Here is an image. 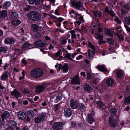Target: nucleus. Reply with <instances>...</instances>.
Returning <instances> with one entry per match:
<instances>
[{"label": "nucleus", "instance_id": "nucleus-1", "mask_svg": "<svg viewBox=\"0 0 130 130\" xmlns=\"http://www.w3.org/2000/svg\"><path fill=\"white\" fill-rule=\"evenodd\" d=\"M43 74L42 70L39 68H35L30 72V75L33 78H38L43 75Z\"/></svg>", "mask_w": 130, "mask_h": 130}, {"label": "nucleus", "instance_id": "nucleus-2", "mask_svg": "<svg viewBox=\"0 0 130 130\" xmlns=\"http://www.w3.org/2000/svg\"><path fill=\"white\" fill-rule=\"evenodd\" d=\"M28 17L30 20L35 21L39 20L41 17L40 13L35 11L29 12L28 14Z\"/></svg>", "mask_w": 130, "mask_h": 130}, {"label": "nucleus", "instance_id": "nucleus-3", "mask_svg": "<svg viewBox=\"0 0 130 130\" xmlns=\"http://www.w3.org/2000/svg\"><path fill=\"white\" fill-rule=\"evenodd\" d=\"M46 114L42 112L37 115L34 118V122L36 123H38L42 121L45 118Z\"/></svg>", "mask_w": 130, "mask_h": 130}, {"label": "nucleus", "instance_id": "nucleus-4", "mask_svg": "<svg viewBox=\"0 0 130 130\" xmlns=\"http://www.w3.org/2000/svg\"><path fill=\"white\" fill-rule=\"evenodd\" d=\"M50 85V83H45L41 85L38 86L36 89V93H39L42 92L45 89H48L47 87Z\"/></svg>", "mask_w": 130, "mask_h": 130}, {"label": "nucleus", "instance_id": "nucleus-5", "mask_svg": "<svg viewBox=\"0 0 130 130\" xmlns=\"http://www.w3.org/2000/svg\"><path fill=\"white\" fill-rule=\"evenodd\" d=\"M118 120L115 119L113 117H110L108 120V123L112 127L115 128L118 125Z\"/></svg>", "mask_w": 130, "mask_h": 130}, {"label": "nucleus", "instance_id": "nucleus-6", "mask_svg": "<svg viewBox=\"0 0 130 130\" xmlns=\"http://www.w3.org/2000/svg\"><path fill=\"white\" fill-rule=\"evenodd\" d=\"M72 7L74 8L79 10L82 6V2L79 1L74 0L71 2Z\"/></svg>", "mask_w": 130, "mask_h": 130}, {"label": "nucleus", "instance_id": "nucleus-7", "mask_svg": "<svg viewBox=\"0 0 130 130\" xmlns=\"http://www.w3.org/2000/svg\"><path fill=\"white\" fill-rule=\"evenodd\" d=\"M63 124L60 122H56L54 123L52 128L54 130H62L63 129Z\"/></svg>", "mask_w": 130, "mask_h": 130}, {"label": "nucleus", "instance_id": "nucleus-8", "mask_svg": "<svg viewBox=\"0 0 130 130\" xmlns=\"http://www.w3.org/2000/svg\"><path fill=\"white\" fill-rule=\"evenodd\" d=\"M64 115L66 117L69 118L72 115V112L69 107H66L64 110Z\"/></svg>", "mask_w": 130, "mask_h": 130}, {"label": "nucleus", "instance_id": "nucleus-9", "mask_svg": "<svg viewBox=\"0 0 130 130\" xmlns=\"http://www.w3.org/2000/svg\"><path fill=\"white\" fill-rule=\"evenodd\" d=\"M17 116L19 119L23 120L25 118L26 114L25 111H21L18 113Z\"/></svg>", "mask_w": 130, "mask_h": 130}, {"label": "nucleus", "instance_id": "nucleus-10", "mask_svg": "<svg viewBox=\"0 0 130 130\" xmlns=\"http://www.w3.org/2000/svg\"><path fill=\"white\" fill-rule=\"evenodd\" d=\"M34 44L36 46L43 47L46 46L47 45V44L42 41H39L35 42Z\"/></svg>", "mask_w": 130, "mask_h": 130}, {"label": "nucleus", "instance_id": "nucleus-11", "mask_svg": "<svg viewBox=\"0 0 130 130\" xmlns=\"http://www.w3.org/2000/svg\"><path fill=\"white\" fill-rule=\"evenodd\" d=\"M116 72L117 75L118 77L121 78L124 76V72L121 69H116L115 71Z\"/></svg>", "mask_w": 130, "mask_h": 130}, {"label": "nucleus", "instance_id": "nucleus-12", "mask_svg": "<svg viewBox=\"0 0 130 130\" xmlns=\"http://www.w3.org/2000/svg\"><path fill=\"white\" fill-rule=\"evenodd\" d=\"M15 42V39L12 38H6L4 41V43H5L8 44H13Z\"/></svg>", "mask_w": 130, "mask_h": 130}, {"label": "nucleus", "instance_id": "nucleus-13", "mask_svg": "<svg viewBox=\"0 0 130 130\" xmlns=\"http://www.w3.org/2000/svg\"><path fill=\"white\" fill-rule=\"evenodd\" d=\"M1 120L4 121L5 119H6L10 117V115L8 111H5L1 115Z\"/></svg>", "mask_w": 130, "mask_h": 130}, {"label": "nucleus", "instance_id": "nucleus-14", "mask_svg": "<svg viewBox=\"0 0 130 130\" xmlns=\"http://www.w3.org/2000/svg\"><path fill=\"white\" fill-rule=\"evenodd\" d=\"M8 127L13 129L17 126V123L16 122L13 121H10L8 122Z\"/></svg>", "mask_w": 130, "mask_h": 130}, {"label": "nucleus", "instance_id": "nucleus-15", "mask_svg": "<svg viewBox=\"0 0 130 130\" xmlns=\"http://www.w3.org/2000/svg\"><path fill=\"white\" fill-rule=\"evenodd\" d=\"M86 120L90 124H92L94 122V120L93 116L90 114H88Z\"/></svg>", "mask_w": 130, "mask_h": 130}, {"label": "nucleus", "instance_id": "nucleus-16", "mask_svg": "<svg viewBox=\"0 0 130 130\" xmlns=\"http://www.w3.org/2000/svg\"><path fill=\"white\" fill-rule=\"evenodd\" d=\"M72 83L74 84H78L79 83V79L78 76L76 75L73 77L71 80Z\"/></svg>", "mask_w": 130, "mask_h": 130}, {"label": "nucleus", "instance_id": "nucleus-17", "mask_svg": "<svg viewBox=\"0 0 130 130\" xmlns=\"http://www.w3.org/2000/svg\"><path fill=\"white\" fill-rule=\"evenodd\" d=\"M32 48L31 45L27 43H24L22 46V48L23 50H26Z\"/></svg>", "mask_w": 130, "mask_h": 130}, {"label": "nucleus", "instance_id": "nucleus-18", "mask_svg": "<svg viewBox=\"0 0 130 130\" xmlns=\"http://www.w3.org/2000/svg\"><path fill=\"white\" fill-rule=\"evenodd\" d=\"M11 93L13 96H14L16 98H18L20 96V94L19 92L15 89L11 92Z\"/></svg>", "mask_w": 130, "mask_h": 130}, {"label": "nucleus", "instance_id": "nucleus-19", "mask_svg": "<svg viewBox=\"0 0 130 130\" xmlns=\"http://www.w3.org/2000/svg\"><path fill=\"white\" fill-rule=\"evenodd\" d=\"M70 106L73 109L76 108H77V103L73 100L72 99L71 100Z\"/></svg>", "mask_w": 130, "mask_h": 130}, {"label": "nucleus", "instance_id": "nucleus-20", "mask_svg": "<svg viewBox=\"0 0 130 130\" xmlns=\"http://www.w3.org/2000/svg\"><path fill=\"white\" fill-rule=\"evenodd\" d=\"M8 73L5 72L3 74L1 77V79L3 80H5L7 79L8 77Z\"/></svg>", "mask_w": 130, "mask_h": 130}, {"label": "nucleus", "instance_id": "nucleus-21", "mask_svg": "<svg viewBox=\"0 0 130 130\" xmlns=\"http://www.w3.org/2000/svg\"><path fill=\"white\" fill-rule=\"evenodd\" d=\"M97 68L100 71L103 72H106L107 71V69L103 65H99L97 67Z\"/></svg>", "mask_w": 130, "mask_h": 130}, {"label": "nucleus", "instance_id": "nucleus-22", "mask_svg": "<svg viewBox=\"0 0 130 130\" xmlns=\"http://www.w3.org/2000/svg\"><path fill=\"white\" fill-rule=\"evenodd\" d=\"M84 90L87 91H90L92 90L93 88L90 85L87 84L85 85L84 86Z\"/></svg>", "mask_w": 130, "mask_h": 130}, {"label": "nucleus", "instance_id": "nucleus-23", "mask_svg": "<svg viewBox=\"0 0 130 130\" xmlns=\"http://www.w3.org/2000/svg\"><path fill=\"white\" fill-rule=\"evenodd\" d=\"M31 28L32 31L35 32H36L38 30L39 26L36 24H33L31 25Z\"/></svg>", "mask_w": 130, "mask_h": 130}, {"label": "nucleus", "instance_id": "nucleus-24", "mask_svg": "<svg viewBox=\"0 0 130 130\" xmlns=\"http://www.w3.org/2000/svg\"><path fill=\"white\" fill-rule=\"evenodd\" d=\"M92 14L93 16L95 17L100 18L101 16V13L100 11H95L93 12Z\"/></svg>", "mask_w": 130, "mask_h": 130}, {"label": "nucleus", "instance_id": "nucleus-25", "mask_svg": "<svg viewBox=\"0 0 130 130\" xmlns=\"http://www.w3.org/2000/svg\"><path fill=\"white\" fill-rule=\"evenodd\" d=\"M106 82L107 85L109 86L112 87L113 85V80L111 79H108L106 80Z\"/></svg>", "mask_w": 130, "mask_h": 130}, {"label": "nucleus", "instance_id": "nucleus-26", "mask_svg": "<svg viewBox=\"0 0 130 130\" xmlns=\"http://www.w3.org/2000/svg\"><path fill=\"white\" fill-rule=\"evenodd\" d=\"M95 37L97 40H103V36L101 34H100L98 32L95 33Z\"/></svg>", "mask_w": 130, "mask_h": 130}, {"label": "nucleus", "instance_id": "nucleus-27", "mask_svg": "<svg viewBox=\"0 0 130 130\" xmlns=\"http://www.w3.org/2000/svg\"><path fill=\"white\" fill-rule=\"evenodd\" d=\"M7 12L5 10L0 12V18H5L7 16Z\"/></svg>", "mask_w": 130, "mask_h": 130}, {"label": "nucleus", "instance_id": "nucleus-28", "mask_svg": "<svg viewBox=\"0 0 130 130\" xmlns=\"http://www.w3.org/2000/svg\"><path fill=\"white\" fill-rule=\"evenodd\" d=\"M88 54L89 57L92 58L94 56L95 53L94 51L89 49L88 50Z\"/></svg>", "mask_w": 130, "mask_h": 130}, {"label": "nucleus", "instance_id": "nucleus-29", "mask_svg": "<svg viewBox=\"0 0 130 130\" xmlns=\"http://www.w3.org/2000/svg\"><path fill=\"white\" fill-rule=\"evenodd\" d=\"M96 104L98 106L102 109H104L105 108V105L101 101H98L97 102Z\"/></svg>", "mask_w": 130, "mask_h": 130}, {"label": "nucleus", "instance_id": "nucleus-30", "mask_svg": "<svg viewBox=\"0 0 130 130\" xmlns=\"http://www.w3.org/2000/svg\"><path fill=\"white\" fill-rule=\"evenodd\" d=\"M21 23V21L19 20H15L11 22V24L14 26H18Z\"/></svg>", "mask_w": 130, "mask_h": 130}, {"label": "nucleus", "instance_id": "nucleus-31", "mask_svg": "<svg viewBox=\"0 0 130 130\" xmlns=\"http://www.w3.org/2000/svg\"><path fill=\"white\" fill-rule=\"evenodd\" d=\"M95 76V75L94 74H91L89 73H88L87 75V79L90 80L94 78Z\"/></svg>", "mask_w": 130, "mask_h": 130}, {"label": "nucleus", "instance_id": "nucleus-32", "mask_svg": "<svg viewBox=\"0 0 130 130\" xmlns=\"http://www.w3.org/2000/svg\"><path fill=\"white\" fill-rule=\"evenodd\" d=\"M11 5L10 2H5L3 5V7L4 9H7L10 7Z\"/></svg>", "mask_w": 130, "mask_h": 130}, {"label": "nucleus", "instance_id": "nucleus-33", "mask_svg": "<svg viewBox=\"0 0 130 130\" xmlns=\"http://www.w3.org/2000/svg\"><path fill=\"white\" fill-rule=\"evenodd\" d=\"M10 14L11 16L13 19H15L18 17V14L16 12H11Z\"/></svg>", "mask_w": 130, "mask_h": 130}, {"label": "nucleus", "instance_id": "nucleus-34", "mask_svg": "<svg viewBox=\"0 0 130 130\" xmlns=\"http://www.w3.org/2000/svg\"><path fill=\"white\" fill-rule=\"evenodd\" d=\"M105 34L106 35H108L111 37H112L113 36V32L110 30H106L105 31Z\"/></svg>", "mask_w": 130, "mask_h": 130}, {"label": "nucleus", "instance_id": "nucleus-35", "mask_svg": "<svg viewBox=\"0 0 130 130\" xmlns=\"http://www.w3.org/2000/svg\"><path fill=\"white\" fill-rule=\"evenodd\" d=\"M69 14H72L71 15L74 19H76L77 17V14L74 12L73 10H72L69 13Z\"/></svg>", "mask_w": 130, "mask_h": 130}, {"label": "nucleus", "instance_id": "nucleus-36", "mask_svg": "<svg viewBox=\"0 0 130 130\" xmlns=\"http://www.w3.org/2000/svg\"><path fill=\"white\" fill-rule=\"evenodd\" d=\"M124 103L125 104L130 103V95L126 97L124 101Z\"/></svg>", "mask_w": 130, "mask_h": 130}, {"label": "nucleus", "instance_id": "nucleus-37", "mask_svg": "<svg viewBox=\"0 0 130 130\" xmlns=\"http://www.w3.org/2000/svg\"><path fill=\"white\" fill-rule=\"evenodd\" d=\"M62 69L63 72H66L68 71V67L67 64H65L62 68Z\"/></svg>", "mask_w": 130, "mask_h": 130}, {"label": "nucleus", "instance_id": "nucleus-38", "mask_svg": "<svg viewBox=\"0 0 130 130\" xmlns=\"http://www.w3.org/2000/svg\"><path fill=\"white\" fill-rule=\"evenodd\" d=\"M69 32L71 33V38L73 39H75L76 38V35L75 34V31L73 30H72L69 31Z\"/></svg>", "mask_w": 130, "mask_h": 130}, {"label": "nucleus", "instance_id": "nucleus-39", "mask_svg": "<svg viewBox=\"0 0 130 130\" xmlns=\"http://www.w3.org/2000/svg\"><path fill=\"white\" fill-rule=\"evenodd\" d=\"M27 112V114L31 116H34L35 113L33 110H28Z\"/></svg>", "mask_w": 130, "mask_h": 130}, {"label": "nucleus", "instance_id": "nucleus-40", "mask_svg": "<svg viewBox=\"0 0 130 130\" xmlns=\"http://www.w3.org/2000/svg\"><path fill=\"white\" fill-rule=\"evenodd\" d=\"M62 98V97L61 95H58L56 97V99L55 100V102L56 103L58 102L59 101L61 100Z\"/></svg>", "mask_w": 130, "mask_h": 130}, {"label": "nucleus", "instance_id": "nucleus-41", "mask_svg": "<svg viewBox=\"0 0 130 130\" xmlns=\"http://www.w3.org/2000/svg\"><path fill=\"white\" fill-rule=\"evenodd\" d=\"M125 21L126 23L130 25V17H127L125 18Z\"/></svg>", "mask_w": 130, "mask_h": 130}, {"label": "nucleus", "instance_id": "nucleus-42", "mask_svg": "<svg viewBox=\"0 0 130 130\" xmlns=\"http://www.w3.org/2000/svg\"><path fill=\"white\" fill-rule=\"evenodd\" d=\"M7 49L3 47H0V53H5L7 51Z\"/></svg>", "mask_w": 130, "mask_h": 130}, {"label": "nucleus", "instance_id": "nucleus-43", "mask_svg": "<svg viewBox=\"0 0 130 130\" xmlns=\"http://www.w3.org/2000/svg\"><path fill=\"white\" fill-rule=\"evenodd\" d=\"M71 54H67L66 56H64V57L68 59H69L73 61H74V60L73 59H72L71 58Z\"/></svg>", "mask_w": 130, "mask_h": 130}, {"label": "nucleus", "instance_id": "nucleus-44", "mask_svg": "<svg viewBox=\"0 0 130 130\" xmlns=\"http://www.w3.org/2000/svg\"><path fill=\"white\" fill-rule=\"evenodd\" d=\"M94 78H95V77ZM92 79L93 81V83L95 84H96L97 83L99 82L100 80L98 78H92Z\"/></svg>", "mask_w": 130, "mask_h": 130}, {"label": "nucleus", "instance_id": "nucleus-45", "mask_svg": "<svg viewBox=\"0 0 130 130\" xmlns=\"http://www.w3.org/2000/svg\"><path fill=\"white\" fill-rule=\"evenodd\" d=\"M88 46L89 47L92 49L93 50H95V47L94 45H92L91 43H88Z\"/></svg>", "mask_w": 130, "mask_h": 130}, {"label": "nucleus", "instance_id": "nucleus-46", "mask_svg": "<svg viewBox=\"0 0 130 130\" xmlns=\"http://www.w3.org/2000/svg\"><path fill=\"white\" fill-rule=\"evenodd\" d=\"M110 112L111 114H113V115H115L117 112L116 109L115 108L111 109L110 110Z\"/></svg>", "mask_w": 130, "mask_h": 130}, {"label": "nucleus", "instance_id": "nucleus-47", "mask_svg": "<svg viewBox=\"0 0 130 130\" xmlns=\"http://www.w3.org/2000/svg\"><path fill=\"white\" fill-rule=\"evenodd\" d=\"M79 107L81 109H83L84 108L85 106L83 103H80L79 104Z\"/></svg>", "mask_w": 130, "mask_h": 130}, {"label": "nucleus", "instance_id": "nucleus-48", "mask_svg": "<svg viewBox=\"0 0 130 130\" xmlns=\"http://www.w3.org/2000/svg\"><path fill=\"white\" fill-rule=\"evenodd\" d=\"M62 53L60 51H58L55 53L54 56L56 57H58L61 55Z\"/></svg>", "mask_w": 130, "mask_h": 130}, {"label": "nucleus", "instance_id": "nucleus-49", "mask_svg": "<svg viewBox=\"0 0 130 130\" xmlns=\"http://www.w3.org/2000/svg\"><path fill=\"white\" fill-rule=\"evenodd\" d=\"M107 40L108 41L109 43L111 44H113L114 43V41L111 39L109 38L107 39Z\"/></svg>", "mask_w": 130, "mask_h": 130}, {"label": "nucleus", "instance_id": "nucleus-50", "mask_svg": "<svg viewBox=\"0 0 130 130\" xmlns=\"http://www.w3.org/2000/svg\"><path fill=\"white\" fill-rule=\"evenodd\" d=\"M76 18H78L80 20H82V21L83 20V17L80 14H77V17H76Z\"/></svg>", "mask_w": 130, "mask_h": 130}, {"label": "nucleus", "instance_id": "nucleus-51", "mask_svg": "<svg viewBox=\"0 0 130 130\" xmlns=\"http://www.w3.org/2000/svg\"><path fill=\"white\" fill-rule=\"evenodd\" d=\"M55 68H58L59 71H60V68L62 67V65L61 64H59L58 63H57V64L55 65Z\"/></svg>", "mask_w": 130, "mask_h": 130}, {"label": "nucleus", "instance_id": "nucleus-52", "mask_svg": "<svg viewBox=\"0 0 130 130\" xmlns=\"http://www.w3.org/2000/svg\"><path fill=\"white\" fill-rule=\"evenodd\" d=\"M124 7L125 9L130 10V4H128L124 5Z\"/></svg>", "mask_w": 130, "mask_h": 130}, {"label": "nucleus", "instance_id": "nucleus-53", "mask_svg": "<svg viewBox=\"0 0 130 130\" xmlns=\"http://www.w3.org/2000/svg\"><path fill=\"white\" fill-rule=\"evenodd\" d=\"M118 37L119 39L120 40H123L124 39V37H123V36L122 35H119V34H118Z\"/></svg>", "mask_w": 130, "mask_h": 130}, {"label": "nucleus", "instance_id": "nucleus-54", "mask_svg": "<svg viewBox=\"0 0 130 130\" xmlns=\"http://www.w3.org/2000/svg\"><path fill=\"white\" fill-rule=\"evenodd\" d=\"M60 105V104H56L54 106V110L56 111L57 109H58V108L59 106Z\"/></svg>", "mask_w": 130, "mask_h": 130}, {"label": "nucleus", "instance_id": "nucleus-55", "mask_svg": "<svg viewBox=\"0 0 130 130\" xmlns=\"http://www.w3.org/2000/svg\"><path fill=\"white\" fill-rule=\"evenodd\" d=\"M71 125L73 127H75L76 125V122L74 121H72L71 122Z\"/></svg>", "mask_w": 130, "mask_h": 130}, {"label": "nucleus", "instance_id": "nucleus-56", "mask_svg": "<svg viewBox=\"0 0 130 130\" xmlns=\"http://www.w3.org/2000/svg\"><path fill=\"white\" fill-rule=\"evenodd\" d=\"M124 26L127 31L130 33V28L129 26L126 25H125Z\"/></svg>", "mask_w": 130, "mask_h": 130}, {"label": "nucleus", "instance_id": "nucleus-57", "mask_svg": "<svg viewBox=\"0 0 130 130\" xmlns=\"http://www.w3.org/2000/svg\"><path fill=\"white\" fill-rule=\"evenodd\" d=\"M115 21H116L118 24H120L121 23V21L120 20H119V19L117 18L116 17L115 19Z\"/></svg>", "mask_w": 130, "mask_h": 130}, {"label": "nucleus", "instance_id": "nucleus-58", "mask_svg": "<svg viewBox=\"0 0 130 130\" xmlns=\"http://www.w3.org/2000/svg\"><path fill=\"white\" fill-rule=\"evenodd\" d=\"M108 14L110 15L112 17L115 16V13L113 11L110 10Z\"/></svg>", "mask_w": 130, "mask_h": 130}, {"label": "nucleus", "instance_id": "nucleus-59", "mask_svg": "<svg viewBox=\"0 0 130 130\" xmlns=\"http://www.w3.org/2000/svg\"><path fill=\"white\" fill-rule=\"evenodd\" d=\"M34 4L35 3L36 5H38L40 3V0H34Z\"/></svg>", "mask_w": 130, "mask_h": 130}, {"label": "nucleus", "instance_id": "nucleus-60", "mask_svg": "<svg viewBox=\"0 0 130 130\" xmlns=\"http://www.w3.org/2000/svg\"><path fill=\"white\" fill-rule=\"evenodd\" d=\"M81 27L82 28V30L84 32H86L87 31L88 29L87 28V27L85 26H82Z\"/></svg>", "mask_w": 130, "mask_h": 130}, {"label": "nucleus", "instance_id": "nucleus-61", "mask_svg": "<svg viewBox=\"0 0 130 130\" xmlns=\"http://www.w3.org/2000/svg\"><path fill=\"white\" fill-rule=\"evenodd\" d=\"M27 1L30 4L33 5L34 4V0H27Z\"/></svg>", "mask_w": 130, "mask_h": 130}, {"label": "nucleus", "instance_id": "nucleus-62", "mask_svg": "<svg viewBox=\"0 0 130 130\" xmlns=\"http://www.w3.org/2000/svg\"><path fill=\"white\" fill-rule=\"evenodd\" d=\"M68 22H67L66 21H64L63 22V23L64 24V28L67 29V28H66V27L68 25Z\"/></svg>", "mask_w": 130, "mask_h": 130}, {"label": "nucleus", "instance_id": "nucleus-63", "mask_svg": "<svg viewBox=\"0 0 130 130\" xmlns=\"http://www.w3.org/2000/svg\"><path fill=\"white\" fill-rule=\"evenodd\" d=\"M57 19L58 20V21L61 22L62 21L64 20L63 19L60 17L57 18Z\"/></svg>", "mask_w": 130, "mask_h": 130}, {"label": "nucleus", "instance_id": "nucleus-64", "mask_svg": "<svg viewBox=\"0 0 130 130\" xmlns=\"http://www.w3.org/2000/svg\"><path fill=\"white\" fill-rule=\"evenodd\" d=\"M105 11L107 13H109L110 11L109 10L108 8L107 7H106L105 8Z\"/></svg>", "mask_w": 130, "mask_h": 130}]
</instances>
